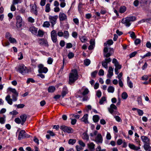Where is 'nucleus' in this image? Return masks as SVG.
Masks as SVG:
<instances>
[{
  "mask_svg": "<svg viewBox=\"0 0 151 151\" xmlns=\"http://www.w3.org/2000/svg\"><path fill=\"white\" fill-rule=\"evenodd\" d=\"M117 109V107L114 104H111L110 107L108 108L109 112L111 114H112L113 112H115V110H116Z\"/></svg>",
  "mask_w": 151,
  "mask_h": 151,
  "instance_id": "nucleus-16",
  "label": "nucleus"
},
{
  "mask_svg": "<svg viewBox=\"0 0 151 151\" xmlns=\"http://www.w3.org/2000/svg\"><path fill=\"white\" fill-rule=\"evenodd\" d=\"M107 90L109 92L113 93L114 91V88L112 86H110L108 87Z\"/></svg>",
  "mask_w": 151,
  "mask_h": 151,
  "instance_id": "nucleus-40",
  "label": "nucleus"
},
{
  "mask_svg": "<svg viewBox=\"0 0 151 151\" xmlns=\"http://www.w3.org/2000/svg\"><path fill=\"white\" fill-rule=\"evenodd\" d=\"M111 61L110 58H106L102 62V66L107 70L108 69V63L110 62Z\"/></svg>",
  "mask_w": 151,
  "mask_h": 151,
  "instance_id": "nucleus-15",
  "label": "nucleus"
},
{
  "mask_svg": "<svg viewBox=\"0 0 151 151\" xmlns=\"http://www.w3.org/2000/svg\"><path fill=\"white\" fill-rule=\"evenodd\" d=\"M113 42L112 40H108L106 42H105L104 43V46H106L107 44L109 45H111L113 44Z\"/></svg>",
  "mask_w": 151,
  "mask_h": 151,
  "instance_id": "nucleus-39",
  "label": "nucleus"
},
{
  "mask_svg": "<svg viewBox=\"0 0 151 151\" xmlns=\"http://www.w3.org/2000/svg\"><path fill=\"white\" fill-rule=\"evenodd\" d=\"M78 75L76 70H72L69 75V83L71 84L78 78Z\"/></svg>",
  "mask_w": 151,
  "mask_h": 151,
  "instance_id": "nucleus-2",
  "label": "nucleus"
},
{
  "mask_svg": "<svg viewBox=\"0 0 151 151\" xmlns=\"http://www.w3.org/2000/svg\"><path fill=\"white\" fill-rule=\"evenodd\" d=\"M17 70L23 75H25L28 72V69L24 65H20L18 68Z\"/></svg>",
  "mask_w": 151,
  "mask_h": 151,
  "instance_id": "nucleus-7",
  "label": "nucleus"
},
{
  "mask_svg": "<svg viewBox=\"0 0 151 151\" xmlns=\"http://www.w3.org/2000/svg\"><path fill=\"white\" fill-rule=\"evenodd\" d=\"M31 11L32 13L35 14L36 15H37V12L36 6L34 5L32 6V7Z\"/></svg>",
  "mask_w": 151,
  "mask_h": 151,
  "instance_id": "nucleus-29",
  "label": "nucleus"
},
{
  "mask_svg": "<svg viewBox=\"0 0 151 151\" xmlns=\"http://www.w3.org/2000/svg\"><path fill=\"white\" fill-rule=\"evenodd\" d=\"M15 106H16L18 108H22L24 106V105L23 104H20L18 105H14Z\"/></svg>",
  "mask_w": 151,
  "mask_h": 151,
  "instance_id": "nucleus-59",
  "label": "nucleus"
},
{
  "mask_svg": "<svg viewBox=\"0 0 151 151\" xmlns=\"http://www.w3.org/2000/svg\"><path fill=\"white\" fill-rule=\"evenodd\" d=\"M29 135L27 134L24 130H22L19 132L18 136V139L20 140L21 139L24 138H28L29 137Z\"/></svg>",
  "mask_w": 151,
  "mask_h": 151,
  "instance_id": "nucleus-9",
  "label": "nucleus"
},
{
  "mask_svg": "<svg viewBox=\"0 0 151 151\" xmlns=\"http://www.w3.org/2000/svg\"><path fill=\"white\" fill-rule=\"evenodd\" d=\"M59 18L60 21L65 20L67 19V16L64 13L60 12L59 15Z\"/></svg>",
  "mask_w": 151,
  "mask_h": 151,
  "instance_id": "nucleus-18",
  "label": "nucleus"
},
{
  "mask_svg": "<svg viewBox=\"0 0 151 151\" xmlns=\"http://www.w3.org/2000/svg\"><path fill=\"white\" fill-rule=\"evenodd\" d=\"M8 90L12 93V94H18V93L15 88H13L9 87L8 88Z\"/></svg>",
  "mask_w": 151,
  "mask_h": 151,
  "instance_id": "nucleus-30",
  "label": "nucleus"
},
{
  "mask_svg": "<svg viewBox=\"0 0 151 151\" xmlns=\"http://www.w3.org/2000/svg\"><path fill=\"white\" fill-rule=\"evenodd\" d=\"M38 67L39 68V71L40 73H46L48 71V69L47 68L44 67L43 65L42 64H39Z\"/></svg>",
  "mask_w": 151,
  "mask_h": 151,
  "instance_id": "nucleus-14",
  "label": "nucleus"
},
{
  "mask_svg": "<svg viewBox=\"0 0 151 151\" xmlns=\"http://www.w3.org/2000/svg\"><path fill=\"white\" fill-rule=\"evenodd\" d=\"M60 129L64 132L68 133H72L74 132L73 130L71 127L65 125L61 126L60 127Z\"/></svg>",
  "mask_w": 151,
  "mask_h": 151,
  "instance_id": "nucleus-8",
  "label": "nucleus"
},
{
  "mask_svg": "<svg viewBox=\"0 0 151 151\" xmlns=\"http://www.w3.org/2000/svg\"><path fill=\"white\" fill-rule=\"evenodd\" d=\"M104 70L102 69H101L99 70V75L100 76H102L104 75Z\"/></svg>",
  "mask_w": 151,
  "mask_h": 151,
  "instance_id": "nucleus-63",
  "label": "nucleus"
},
{
  "mask_svg": "<svg viewBox=\"0 0 151 151\" xmlns=\"http://www.w3.org/2000/svg\"><path fill=\"white\" fill-rule=\"evenodd\" d=\"M126 7L124 6H121L119 9V12L121 13H124L126 10Z\"/></svg>",
  "mask_w": 151,
  "mask_h": 151,
  "instance_id": "nucleus-31",
  "label": "nucleus"
},
{
  "mask_svg": "<svg viewBox=\"0 0 151 151\" xmlns=\"http://www.w3.org/2000/svg\"><path fill=\"white\" fill-rule=\"evenodd\" d=\"M20 118L22 121V124L23 125L26 121L27 116L26 114H23L20 116Z\"/></svg>",
  "mask_w": 151,
  "mask_h": 151,
  "instance_id": "nucleus-26",
  "label": "nucleus"
},
{
  "mask_svg": "<svg viewBox=\"0 0 151 151\" xmlns=\"http://www.w3.org/2000/svg\"><path fill=\"white\" fill-rule=\"evenodd\" d=\"M12 37V35L9 32H6L5 34V37L7 39L9 40Z\"/></svg>",
  "mask_w": 151,
  "mask_h": 151,
  "instance_id": "nucleus-45",
  "label": "nucleus"
},
{
  "mask_svg": "<svg viewBox=\"0 0 151 151\" xmlns=\"http://www.w3.org/2000/svg\"><path fill=\"white\" fill-rule=\"evenodd\" d=\"M18 96V94H12V99L11 98V96L10 95H8L5 98V100L7 101V103L10 105L12 104L13 101H16L17 100V97Z\"/></svg>",
  "mask_w": 151,
  "mask_h": 151,
  "instance_id": "nucleus-6",
  "label": "nucleus"
},
{
  "mask_svg": "<svg viewBox=\"0 0 151 151\" xmlns=\"http://www.w3.org/2000/svg\"><path fill=\"white\" fill-rule=\"evenodd\" d=\"M88 115L87 114L84 115L83 117L81 119V121L84 122L85 123H88Z\"/></svg>",
  "mask_w": 151,
  "mask_h": 151,
  "instance_id": "nucleus-25",
  "label": "nucleus"
},
{
  "mask_svg": "<svg viewBox=\"0 0 151 151\" xmlns=\"http://www.w3.org/2000/svg\"><path fill=\"white\" fill-rule=\"evenodd\" d=\"M2 44L4 47L8 46L10 45V43L8 41H2Z\"/></svg>",
  "mask_w": 151,
  "mask_h": 151,
  "instance_id": "nucleus-41",
  "label": "nucleus"
},
{
  "mask_svg": "<svg viewBox=\"0 0 151 151\" xmlns=\"http://www.w3.org/2000/svg\"><path fill=\"white\" fill-rule=\"evenodd\" d=\"M35 81L32 78H28L27 81V84L29 83L30 82L33 83L35 82Z\"/></svg>",
  "mask_w": 151,
  "mask_h": 151,
  "instance_id": "nucleus-52",
  "label": "nucleus"
},
{
  "mask_svg": "<svg viewBox=\"0 0 151 151\" xmlns=\"http://www.w3.org/2000/svg\"><path fill=\"white\" fill-rule=\"evenodd\" d=\"M17 20L16 25L18 27H20L23 24L22 19V17L19 15H17L16 17Z\"/></svg>",
  "mask_w": 151,
  "mask_h": 151,
  "instance_id": "nucleus-10",
  "label": "nucleus"
},
{
  "mask_svg": "<svg viewBox=\"0 0 151 151\" xmlns=\"http://www.w3.org/2000/svg\"><path fill=\"white\" fill-rule=\"evenodd\" d=\"M122 98L123 99H126L128 95L126 92H123L122 95Z\"/></svg>",
  "mask_w": 151,
  "mask_h": 151,
  "instance_id": "nucleus-49",
  "label": "nucleus"
},
{
  "mask_svg": "<svg viewBox=\"0 0 151 151\" xmlns=\"http://www.w3.org/2000/svg\"><path fill=\"white\" fill-rule=\"evenodd\" d=\"M22 0H13V4H16L19 3H21Z\"/></svg>",
  "mask_w": 151,
  "mask_h": 151,
  "instance_id": "nucleus-61",
  "label": "nucleus"
},
{
  "mask_svg": "<svg viewBox=\"0 0 151 151\" xmlns=\"http://www.w3.org/2000/svg\"><path fill=\"white\" fill-rule=\"evenodd\" d=\"M74 54L71 52H70L68 55V57L70 59L73 58L74 57Z\"/></svg>",
  "mask_w": 151,
  "mask_h": 151,
  "instance_id": "nucleus-46",
  "label": "nucleus"
},
{
  "mask_svg": "<svg viewBox=\"0 0 151 151\" xmlns=\"http://www.w3.org/2000/svg\"><path fill=\"white\" fill-rule=\"evenodd\" d=\"M141 139L144 143V148L145 150H150V139L146 136H141Z\"/></svg>",
  "mask_w": 151,
  "mask_h": 151,
  "instance_id": "nucleus-4",
  "label": "nucleus"
},
{
  "mask_svg": "<svg viewBox=\"0 0 151 151\" xmlns=\"http://www.w3.org/2000/svg\"><path fill=\"white\" fill-rule=\"evenodd\" d=\"M114 69L112 67L110 66L109 68L108 71V73L107 75V77L110 78L113 75Z\"/></svg>",
  "mask_w": 151,
  "mask_h": 151,
  "instance_id": "nucleus-19",
  "label": "nucleus"
},
{
  "mask_svg": "<svg viewBox=\"0 0 151 151\" xmlns=\"http://www.w3.org/2000/svg\"><path fill=\"white\" fill-rule=\"evenodd\" d=\"M68 93V90L67 87L65 86L63 88L62 93V95L63 97H64L66 94Z\"/></svg>",
  "mask_w": 151,
  "mask_h": 151,
  "instance_id": "nucleus-27",
  "label": "nucleus"
},
{
  "mask_svg": "<svg viewBox=\"0 0 151 151\" xmlns=\"http://www.w3.org/2000/svg\"><path fill=\"white\" fill-rule=\"evenodd\" d=\"M51 38L52 41L54 43H56L57 42V35L55 30H52L51 32Z\"/></svg>",
  "mask_w": 151,
  "mask_h": 151,
  "instance_id": "nucleus-12",
  "label": "nucleus"
},
{
  "mask_svg": "<svg viewBox=\"0 0 151 151\" xmlns=\"http://www.w3.org/2000/svg\"><path fill=\"white\" fill-rule=\"evenodd\" d=\"M106 100V98L104 97H102L99 101V103L100 104H103L104 102Z\"/></svg>",
  "mask_w": 151,
  "mask_h": 151,
  "instance_id": "nucleus-55",
  "label": "nucleus"
},
{
  "mask_svg": "<svg viewBox=\"0 0 151 151\" xmlns=\"http://www.w3.org/2000/svg\"><path fill=\"white\" fill-rule=\"evenodd\" d=\"M89 91L88 88L83 87L79 90L78 92V93L79 94H81L83 97L82 99L83 101H86L88 99V97L86 95L88 94Z\"/></svg>",
  "mask_w": 151,
  "mask_h": 151,
  "instance_id": "nucleus-3",
  "label": "nucleus"
},
{
  "mask_svg": "<svg viewBox=\"0 0 151 151\" xmlns=\"http://www.w3.org/2000/svg\"><path fill=\"white\" fill-rule=\"evenodd\" d=\"M5 116H4L3 117H0V123L1 124L5 123Z\"/></svg>",
  "mask_w": 151,
  "mask_h": 151,
  "instance_id": "nucleus-43",
  "label": "nucleus"
},
{
  "mask_svg": "<svg viewBox=\"0 0 151 151\" xmlns=\"http://www.w3.org/2000/svg\"><path fill=\"white\" fill-rule=\"evenodd\" d=\"M63 36L66 38H67L68 37L69 35L68 31H65L63 33Z\"/></svg>",
  "mask_w": 151,
  "mask_h": 151,
  "instance_id": "nucleus-48",
  "label": "nucleus"
},
{
  "mask_svg": "<svg viewBox=\"0 0 151 151\" xmlns=\"http://www.w3.org/2000/svg\"><path fill=\"white\" fill-rule=\"evenodd\" d=\"M93 120L94 122H98L99 120V117L97 115H94L93 116Z\"/></svg>",
  "mask_w": 151,
  "mask_h": 151,
  "instance_id": "nucleus-38",
  "label": "nucleus"
},
{
  "mask_svg": "<svg viewBox=\"0 0 151 151\" xmlns=\"http://www.w3.org/2000/svg\"><path fill=\"white\" fill-rule=\"evenodd\" d=\"M137 52L136 51H134L132 53H131V54H129V57L130 58H132L134 57L135 55L137 54Z\"/></svg>",
  "mask_w": 151,
  "mask_h": 151,
  "instance_id": "nucleus-62",
  "label": "nucleus"
},
{
  "mask_svg": "<svg viewBox=\"0 0 151 151\" xmlns=\"http://www.w3.org/2000/svg\"><path fill=\"white\" fill-rule=\"evenodd\" d=\"M82 137L83 139L86 140L87 141L88 140L89 137L87 133V130H86L82 134Z\"/></svg>",
  "mask_w": 151,
  "mask_h": 151,
  "instance_id": "nucleus-21",
  "label": "nucleus"
},
{
  "mask_svg": "<svg viewBox=\"0 0 151 151\" xmlns=\"http://www.w3.org/2000/svg\"><path fill=\"white\" fill-rule=\"evenodd\" d=\"M84 63L86 66L88 65L91 63V61L90 60L88 59H86L84 60Z\"/></svg>",
  "mask_w": 151,
  "mask_h": 151,
  "instance_id": "nucleus-44",
  "label": "nucleus"
},
{
  "mask_svg": "<svg viewBox=\"0 0 151 151\" xmlns=\"http://www.w3.org/2000/svg\"><path fill=\"white\" fill-rule=\"evenodd\" d=\"M136 18L134 16L127 17L122 19V23L126 27H129L131 25L130 22H133L136 20Z\"/></svg>",
  "mask_w": 151,
  "mask_h": 151,
  "instance_id": "nucleus-5",
  "label": "nucleus"
},
{
  "mask_svg": "<svg viewBox=\"0 0 151 151\" xmlns=\"http://www.w3.org/2000/svg\"><path fill=\"white\" fill-rule=\"evenodd\" d=\"M127 83L128 86L130 88H132L133 87V84L131 81L128 82Z\"/></svg>",
  "mask_w": 151,
  "mask_h": 151,
  "instance_id": "nucleus-60",
  "label": "nucleus"
},
{
  "mask_svg": "<svg viewBox=\"0 0 151 151\" xmlns=\"http://www.w3.org/2000/svg\"><path fill=\"white\" fill-rule=\"evenodd\" d=\"M55 90V87L53 86H49L48 89V91L49 93H53Z\"/></svg>",
  "mask_w": 151,
  "mask_h": 151,
  "instance_id": "nucleus-28",
  "label": "nucleus"
},
{
  "mask_svg": "<svg viewBox=\"0 0 151 151\" xmlns=\"http://www.w3.org/2000/svg\"><path fill=\"white\" fill-rule=\"evenodd\" d=\"M72 35L74 38H76L78 36V33L76 32H73L72 33Z\"/></svg>",
  "mask_w": 151,
  "mask_h": 151,
  "instance_id": "nucleus-58",
  "label": "nucleus"
},
{
  "mask_svg": "<svg viewBox=\"0 0 151 151\" xmlns=\"http://www.w3.org/2000/svg\"><path fill=\"white\" fill-rule=\"evenodd\" d=\"M28 21L29 22L31 23H34L35 22V19L32 17H29L28 18Z\"/></svg>",
  "mask_w": 151,
  "mask_h": 151,
  "instance_id": "nucleus-57",
  "label": "nucleus"
},
{
  "mask_svg": "<svg viewBox=\"0 0 151 151\" xmlns=\"http://www.w3.org/2000/svg\"><path fill=\"white\" fill-rule=\"evenodd\" d=\"M44 35V32L42 30L39 29L37 35L40 37H43Z\"/></svg>",
  "mask_w": 151,
  "mask_h": 151,
  "instance_id": "nucleus-34",
  "label": "nucleus"
},
{
  "mask_svg": "<svg viewBox=\"0 0 151 151\" xmlns=\"http://www.w3.org/2000/svg\"><path fill=\"white\" fill-rule=\"evenodd\" d=\"M29 30L32 34L35 35H36L37 33V29L34 26L30 27Z\"/></svg>",
  "mask_w": 151,
  "mask_h": 151,
  "instance_id": "nucleus-22",
  "label": "nucleus"
},
{
  "mask_svg": "<svg viewBox=\"0 0 151 151\" xmlns=\"http://www.w3.org/2000/svg\"><path fill=\"white\" fill-rule=\"evenodd\" d=\"M109 49H110V50H109V52L104 54V57H105L106 58H108L110 57L113 52V49L111 48H109Z\"/></svg>",
  "mask_w": 151,
  "mask_h": 151,
  "instance_id": "nucleus-23",
  "label": "nucleus"
},
{
  "mask_svg": "<svg viewBox=\"0 0 151 151\" xmlns=\"http://www.w3.org/2000/svg\"><path fill=\"white\" fill-rule=\"evenodd\" d=\"M70 119L71 120V123L72 125H75L77 122V120L75 119H73L71 117L70 118Z\"/></svg>",
  "mask_w": 151,
  "mask_h": 151,
  "instance_id": "nucleus-50",
  "label": "nucleus"
},
{
  "mask_svg": "<svg viewBox=\"0 0 151 151\" xmlns=\"http://www.w3.org/2000/svg\"><path fill=\"white\" fill-rule=\"evenodd\" d=\"M70 116L71 118H73V116H74L75 118L78 119L79 118L80 116L77 114H70Z\"/></svg>",
  "mask_w": 151,
  "mask_h": 151,
  "instance_id": "nucleus-54",
  "label": "nucleus"
},
{
  "mask_svg": "<svg viewBox=\"0 0 151 151\" xmlns=\"http://www.w3.org/2000/svg\"><path fill=\"white\" fill-rule=\"evenodd\" d=\"M80 39L81 41L83 43L86 42L88 40V39L85 36H83L81 37H80Z\"/></svg>",
  "mask_w": 151,
  "mask_h": 151,
  "instance_id": "nucleus-32",
  "label": "nucleus"
},
{
  "mask_svg": "<svg viewBox=\"0 0 151 151\" xmlns=\"http://www.w3.org/2000/svg\"><path fill=\"white\" fill-rule=\"evenodd\" d=\"M83 4L81 3H80L78 5V10L80 13H81L82 12V9L83 6Z\"/></svg>",
  "mask_w": 151,
  "mask_h": 151,
  "instance_id": "nucleus-35",
  "label": "nucleus"
},
{
  "mask_svg": "<svg viewBox=\"0 0 151 151\" xmlns=\"http://www.w3.org/2000/svg\"><path fill=\"white\" fill-rule=\"evenodd\" d=\"M88 148L91 151H93L94 150L95 145L93 143L91 142L87 144Z\"/></svg>",
  "mask_w": 151,
  "mask_h": 151,
  "instance_id": "nucleus-24",
  "label": "nucleus"
},
{
  "mask_svg": "<svg viewBox=\"0 0 151 151\" xmlns=\"http://www.w3.org/2000/svg\"><path fill=\"white\" fill-rule=\"evenodd\" d=\"M129 147L132 149L134 150H137L140 149V148L139 147L136 146L133 144L129 143L128 145Z\"/></svg>",
  "mask_w": 151,
  "mask_h": 151,
  "instance_id": "nucleus-20",
  "label": "nucleus"
},
{
  "mask_svg": "<svg viewBox=\"0 0 151 151\" xmlns=\"http://www.w3.org/2000/svg\"><path fill=\"white\" fill-rule=\"evenodd\" d=\"M8 40L11 43L14 44L17 43V41L16 39L12 37L9 38Z\"/></svg>",
  "mask_w": 151,
  "mask_h": 151,
  "instance_id": "nucleus-33",
  "label": "nucleus"
},
{
  "mask_svg": "<svg viewBox=\"0 0 151 151\" xmlns=\"http://www.w3.org/2000/svg\"><path fill=\"white\" fill-rule=\"evenodd\" d=\"M50 4H47L45 6V11L46 12H49L50 10Z\"/></svg>",
  "mask_w": 151,
  "mask_h": 151,
  "instance_id": "nucleus-37",
  "label": "nucleus"
},
{
  "mask_svg": "<svg viewBox=\"0 0 151 151\" xmlns=\"http://www.w3.org/2000/svg\"><path fill=\"white\" fill-rule=\"evenodd\" d=\"M112 63L114 64L115 67V68L119 70L122 68V65H120L117 61V60L115 58H114L112 60Z\"/></svg>",
  "mask_w": 151,
  "mask_h": 151,
  "instance_id": "nucleus-17",
  "label": "nucleus"
},
{
  "mask_svg": "<svg viewBox=\"0 0 151 151\" xmlns=\"http://www.w3.org/2000/svg\"><path fill=\"white\" fill-rule=\"evenodd\" d=\"M97 73L98 71L97 70H95L94 71L92 72L91 73V77L93 78H95Z\"/></svg>",
  "mask_w": 151,
  "mask_h": 151,
  "instance_id": "nucleus-56",
  "label": "nucleus"
},
{
  "mask_svg": "<svg viewBox=\"0 0 151 151\" xmlns=\"http://www.w3.org/2000/svg\"><path fill=\"white\" fill-rule=\"evenodd\" d=\"M115 118L116 120L118 122H121L122 121V119L120 118V117L119 116H115Z\"/></svg>",
  "mask_w": 151,
  "mask_h": 151,
  "instance_id": "nucleus-64",
  "label": "nucleus"
},
{
  "mask_svg": "<svg viewBox=\"0 0 151 151\" xmlns=\"http://www.w3.org/2000/svg\"><path fill=\"white\" fill-rule=\"evenodd\" d=\"M50 24L49 22H45L43 25V26L44 27H48L50 26Z\"/></svg>",
  "mask_w": 151,
  "mask_h": 151,
  "instance_id": "nucleus-47",
  "label": "nucleus"
},
{
  "mask_svg": "<svg viewBox=\"0 0 151 151\" xmlns=\"http://www.w3.org/2000/svg\"><path fill=\"white\" fill-rule=\"evenodd\" d=\"M78 144L81 147H84L85 146V144L81 140H79L78 141Z\"/></svg>",
  "mask_w": 151,
  "mask_h": 151,
  "instance_id": "nucleus-53",
  "label": "nucleus"
},
{
  "mask_svg": "<svg viewBox=\"0 0 151 151\" xmlns=\"http://www.w3.org/2000/svg\"><path fill=\"white\" fill-rule=\"evenodd\" d=\"M137 101L138 102V104L139 105L141 106L143 105V104L142 102V99L141 96H138L137 98Z\"/></svg>",
  "mask_w": 151,
  "mask_h": 151,
  "instance_id": "nucleus-36",
  "label": "nucleus"
},
{
  "mask_svg": "<svg viewBox=\"0 0 151 151\" xmlns=\"http://www.w3.org/2000/svg\"><path fill=\"white\" fill-rule=\"evenodd\" d=\"M76 142V140L75 139H70L68 142V143L70 145H73Z\"/></svg>",
  "mask_w": 151,
  "mask_h": 151,
  "instance_id": "nucleus-42",
  "label": "nucleus"
},
{
  "mask_svg": "<svg viewBox=\"0 0 151 151\" xmlns=\"http://www.w3.org/2000/svg\"><path fill=\"white\" fill-rule=\"evenodd\" d=\"M38 42L41 45L48 47L49 44L47 40L44 38H40L39 39Z\"/></svg>",
  "mask_w": 151,
  "mask_h": 151,
  "instance_id": "nucleus-13",
  "label": "nucleus"
},
{
  "mask_svg": "<svg viewBox=\"0 0 151 151\" xmlns=\"http://www.w3.org/2000/svg\"><path fill=\"white\" fill-rule=\"evenodd\" d=\"M53 59L52 58L50 57L48 58L47 63L48 64H51L52 63Z\"/></svg>",
  "mask_w": 151,
  "mask_h": 151,
  "instance_id": "nucleus-51",
  "label": "nucleus"
},
{
  "mask_svg": "<svg viewBox=\"0 0 151 151\" xmlns=\"http://www.w3.org/2000/svg\"><path fill=\"white\" fill-rule=\"evenodd\" d=\"M90 135L91 137L96 136L94 140L97 144L102 143L103 139L102 135L101 133H98L97 131H94L93 133L90 134Z\"/></svg>",
  "mask_w": 151,
  "mask_h": 151,
  "instance_id": "nucleus-1",
  "label": "nucleus"
},
{
  "mask_svg": "<svg viewBox=\"0 0 151 151\" xmlns=\"http://www.w3.org/2000/svg\"><path fill=\"white\" fill-rule=\"evenodd\" d=\"M58 17L57 15L53 16H49V19L52 27H54V25L55 24L57 19Z\"/></svg>",
  "mask_w": 151,
  "mask_h": 151,
  "instance_id": "nucleus-11",
  "label": "nucleus"
}]
</instances>
